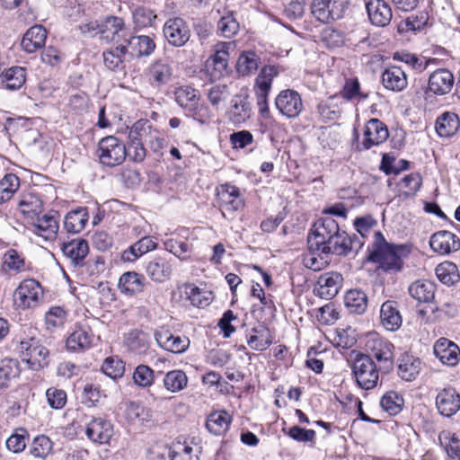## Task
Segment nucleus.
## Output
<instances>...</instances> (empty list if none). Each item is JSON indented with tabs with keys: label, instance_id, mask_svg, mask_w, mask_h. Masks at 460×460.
<instances>
[{
	"label": "nucleus",
	"instance_id": "obj_2",
	"mask_svg": "<svg viewBox=\"0 0 460 460\" xmlns=\"http://www.w3.org/2000/svg\"><path fill=\"white\" fill-rule=\"evenodd\" d=\"M351 369L356 383L361 389L370 390L376 386L381 370L371 356L358 353L351 365Z\"/></svg>",
	"mask_w": 460,
	"mask_h": 460
},
{
	"label": "nucleus",
	"instance_id": "obj_23",
	"mask_svg": "<svg viewBox=\"0 0 460 460\" xmlns=\"http://www.w3.org/2000/svg\"><path fill=\"white\" fill-rule=\"evenodd\" d=\"M123 43L128 47V55L130 58H142L150 56L155 49L154 40L146 35L130 36L124 39Z\"/></svg>",
	"mask_w": 460,
	"mask_h": 460
},
{
	"label": "nucleus",
	"instance_id": "obj_41",
	"mask_svg": "<svg viewBox=\"0 0 460 460\" xmlns=\"http://www.w3.org/2000/svg\"><path fill=\"white\" fill-rule=\"evenodd\" d=\"M436 285L429 280H417L409 287L410 295L419 302H431L435 296Z\"/></svg>",
	"mask_w": 460,
	"mask_h": 460
},
{
	"label": "nucleus",
	"instance_id": "obj_7",
	"mask_svg": "<svg viewBox=\"0 0 460 460\" xmlns=\"http://www.w3.org/2000/svg\"><path fill=\"white\" fill-rule=\"evenodd\" d=\"M13 303L18 308L35 307L43 298V289L40 282L29 279L22 281L13 294Z\"/></svg>",
	"mask_w": 460,
	"mask_h": 460
},
{
	"label": "nucleus",
	"instance_id": "obj_16",
	"mask_svg": "<svg viewBox=\"0 0 460 460\" xmlns=\"http://www.w3.org/2000/svg\"><path fill=\"white\" fill-rule=\"evenodd\" d=\"M389 137V131L385 123L378 119H369L364 128L363 150H368L373 146L384 143Z\"/></svg>",
	"mask_w": 460,
	"mask_h": 460
},
{
	"label": "nucleus",
	"instance_id": "obj_29",
	"mask_svg": "<svg viewBox=\"0 0 460 460\" xmlns=\"http://www.w3.org/2000/svg\"><path fill=\"white\" fill-rule=\"evenodd\" d=\"M380 321L387 331L394 332L401 327L402 319L395 301L388 300L383 303L380 309Z\"/></svg>",
	"mask_w": 460,
	"mask_h": 460
},
{
	"label": "nucleus",
	"instance_id": "obj_24",
	"mask_svg": "<svg viewBox=\"0 0 460 460\" xmlns=\"http://www.w3.org/2000/svg\"><path fill=\"white\" fill-rule=\"evenodd\" d=\"M128 47L125 43H117L103 51V64L111 71H123L128 57Z\"/></svg>",
	"mask_w": 460,
	"mask_h": 460
},
{
	"label": "nucleus",
	"instance_id": "obj_6",
	"mask_svg": "<svg viewBox=\"0 0 460 460\" xmlns=\"http://www.w3.org/2000/svg\"><path fill=\"white\" fill-rule=\"evenodd\" d=\"M19 353L23 362L34 371L48 366L49 350L34 338L22 341L19 344Z\"/></svg>",
	"mask_w": 460,
	"mask_h": 460
},
{
	"label": "nucleus",
	"instance_id": "obj_32",
	"mask_svg": "<svg viewBox=\"0 0 460 460\" xmlns=\"http://www.w3.org/2000/svg\"><path fill=\"white\" fill-rule=\"evenodd\" d=\"M146 273L153 281L161 283L169 279L172 274V266L165 258L156 256L146 262Z\"/></svg>",
	"mask_w": 460,
	"mask_h": 460
},
{
	"label": "nucleus",
	"instance_id": "obj_30",
	"mask_svg": "<svg viewBox=\"0 0 460 460\" xmlns=\"http://www.w3.org/2000/svg\"><path fill=\"white\" fill-rule=\"evenodd\" d=\"M46 38V29L41 25H34L23 35L22 48L28 53H33L44 46Z\"/></svg>",
	"mask_w": 460,
	"mask_h": 460
},
{
	"label": "nucleus",
	"instance_id": "obj_25",
	"mask_svg": "<svg viewBox=\"0 0 460 460\" xmlns=\"http://www.w3.org/2000/svg\"><path fill=\"white\" fill-rule=\"evenodd\" d=\"M435 356L445 365L456 366L459 361L458 346L447 338L438 339L433 348Z\"/></svg>",
	"mask_w": 460,
	"mask_h": 460
},
{
	"label": "nucleus",
	"instance_id": "obj_51",
	"mask_svg": "<svg viewBox=\"0 0 460 460\" xmlns=\"http://www.w3.org/2000/svg\"><path fill=\"white\" fill-rule=\"evenodd\" d=\"M126 416L128 420L140 424H148L153 420V412L150 409L133 402L128 404Z\"/></svg>",
	"mask_w": 460,
	"mask_h": 460
},
{
	"label": "nucleus",
	"instance_id": "obj_61",
	"mask_svg": "<svg viewBox=\"0 0 460 460\" xmlns=\"http://www.w3.org/2000/svg\"><path fill=\"white\" fill-rule=\"evenodd\" d=\"M106 394L100 389L98 385L86 384L83 390L82 400L88 407L96 406L100 403Z\"/></svg>",
	"mask_w": 460,
	"mask_h": 460
},
{
	"label": "nucleus",
	"instance_id": "obj_57",
	"mask_svg": "<svg viewBox=\"0 0 460 460\" xmlns=\"http://www.w3.org/2000/svg\"><path fill=\"white\" fill-rule=\"evenodd\" d=\"M260 58L255 52H243L237 61V71L242 75H248L258 69Z\"/></svg>",
	"mask_w": 460,
	"mask_h": 460
},
{
	"label": "nucleus",
	"instance_id": "obj_46",
	"mask_svg": "<svg viewBox=\"0 0 460 460\" xmlns=\"http://www.w3.org/2000/svg\"><path fill=\"white\" fill-rule=\"evenodd\" d=\"M338 95H332L317 105V112L323 120L338 119L342 112Z\"/></svg>",
	"mask_w": 460,
	"mask_h": 460
},
{
	"label": "nucleus",
	"instance_id": "obj_43",
	"mask_svg": "<svg viewBox=\"0 0 460 460\" xmlns=\"http://www.w3.org/2000/svg\"><path fill=\"white\" fill-rule=\"evenodd\" d=\"M157 243L150 236H145L132 244L128 250L125 251L122 254L124 261H132L139 258L143 254L153 251L156 248Z\"/></svg>",
	"mask_w": 460,
	"mask_h": 460
},
{
	"label": "nucleus",
	"instance_id": "obj_11",
	"mask_svg": "<svg viewBox=\"0 0 460 460\" xmlns=\"http://www.w3.org/2000/svg\"><path fill=\"white\" fill-rule=\"evenodd\" d=\"M145 75L152 87L161 89L172 81L173 68L168 61L158 59L149 65L145 72Z\"/></svg>",
	"mask_w": 460,
	"mask_h": 460
},
{
	"label": "nucleus",
	"instance_id": "obj_64",
	"mask_svg": "<svg viewBox=\"0 0 460 460\" xmlns=\"http://www.w3.org/2000/svg\"><path fill=\"white\" fill-rule=\"evenodd\" d=\"M67 314L61 306H52L45 314V323L48 329L62 326L66 320Z\"/></svg>",
	"mask_w": 460,
	"mask_h": 460
},
{
	"label": "nucleus",
	"instance_id": "obj_34",
	"mask_svg": "<svg viewBox=\"0 0 460 460\" xmlns=\"http://www.w3.org/2000/svg\"><path fill=\"white\" fill-rule=\"evenodd\" d=\"M421 362L413 355L403 353L398 359V375L405 381L414 380L420 373Z\"/></svg>",
	"mask_w": 460,
	"mask_h": 460
},
{
	"label": "nucleus",
	"instance_id": "obj_55",
	"mask_svg": "<svg viewBox=\"0 0 460 460\" xmlns=\"http://www.w3.org/2000/svg\"><path fill=\"white\" fill-rule=\"evenodd\" d=\"M155 128L148 120L140 119L133 124L128 133L129 141L147 142Z\"/></svg>",
	"mask_w": 460,
	"mask_h": 460
},
{
	"label": "nucleus",
	"instance_id": "obj_38",
	"mask_svg": "<svg viewBox=\"0 0 460 460\" xmlns=\"http://www.w3.org/2000/svg\"><path fill=\"white\" fill-rule=\"evenodd\" d=\"M459 127V118L454 112L446 111L436 120V131L442 137L454 136Z\"/></svg>",
	"mask_w": 460,
	"mask_h": 460
},
{
	"label": "nucleus",
	"instance_id": "obj_14",
	"mask_svg": "<svg viewBox=\"0 0 460 460\" xmlns=\"http://www.w3.org/2000/svg\"><path fill=\"white\" fill-rule=\"evenodd\" d=\"M343 277L337 271L325 272L320 275L314 288V294L321 298H333L342 287Z\"/></svg>",
	"mask_w": 460,
	"mask_h": 460
},
{
	"label": "nucleus",
	"instance_id": "obj_17",
	"mask_svg": "<svg viewBox=\"0 0 460 460\" xmlns=\"http://www.w3.org/2000/svg\"><path fill=\"white\" fill-rule=\"evenodd\" d=\"M113 435V426L102 418H93L85 427V436L96 444H107Z\"/></svg>",
	"mask_w": 460,
	"mask_h": 460
},
{
	"label": "nucleus",
	"instance_id": "obj_3",
	"mask_svg": "<svg viewBox=\"0 0 460 460\" xmlns=\"http://www.w3.org/2000/svg\"><path fill=\"white\" fill-rule=\"evenodd\" d=\"M394 345L387 340L379 337L377 334H370L366 341V350L375 358L381 372L389 373L394 367Z\"/></svg>",
	"mask_w": 460,
	"mask_h": 460
},
{
	"label": "nucleus",
	"instance_id": "obj_60",
	"mask_svg": "<svg viewBox=\"0 0 460 460\" xmlns=\"http://www.w3.org/2000/svg\"><path fill=\"white\" fill-rule=\"evenodd\" d=\"M102 371L112 379L119 378L124 375L125 363L118 357L107 358L102 365Z\"/></svg>",
	"mask_w": 460,
	"mask_h": 460
},
{
	"label": "nucleus",
	"instance_id": "obj_59",
	"mask_svg": "<svg viewBox=\"0 0 460 460\" xmlns=\"http://www.w3.org/2000/svg\"><path fill=\"white\" fill-rule=\"evenodd\" d=\"M217 30L226 38H231L239 31V22L233 12H227L217 22Z\"/></svg>",
	"mask_w": 460,
	"mask_h": 460
},
{
	"label": "nucleus",
	"instance_id": "obj_28",
	"mask_svg": "<svg viewBox=\"0 0 460 460\" xmlns=\"http://www.w3.org/2000/svg\"><path fill=\"white\" fill-rule=\"evenodd\" d=\"M382 83L387 90L402 92L407 87V75L400 66H391L383 72Z\"/></svg>",
	"mask_w": 460,
	"mask_h": 460
},
{
	"label": "nucleus",
	"instance_id": "obj_35",
	"mask_svg": "<svg viewBox=\"0 0 460 460\" xmlns=\"http://www.w3.org/2000/svg\"><path fill=\"white\" fill-rule=\"evenodd\" d=\"M145 277L135 271H128L123 273L118 283V287L121 293L133 296L140 293L144 288Z\"/></svg>",
	"mask_w": 460,
	"mask_h": 460
},
{
	"label": "nucleus",
	"instance_id": "obj_48",
	"mask_svg": "<svg viewBox=\"0 0 460 460\" xmlns=\"http://www.w3.org/2000/svg\"><path fill=\"white\" fill-rule=\"evenodd\" d=\"M345 305L350 313L361 314L367 307V296L360 289H350L346 293Z\"/></svg>",
	"mask_w": 460,
	"mask_h": 460
},
{
	"label": "nucleus",
	"instance_id": "obj_19",
	"mask_svg": "<svg viewBox=\"0 0 460 460\" xmlns=\"http://www.w3.org/2000/svg\"><path fill=\"white\" fill-rule=\"evenodd\" d=\"M436 407L445 417H451L460 409V394L452 387L442 389L436 397Z\"/></svg>",
	"mask_w": 460,
	"mask_h": 460
},
{
	"label": "nucleus",
	"instance_id": "obj_44",
	"mask_svg": "<svg viewBox=\"0 0 460 460\" xmlns=\"http://www.w3.org/2000/svg\"><path fill=\"white\" fill-rule=\"evenodd\" d=\"M102 27V33L103 38L110 39L111 34V40L116 43L119 42L120 38H125L127 33L124 21L117 16L107 17Z\"/></svg>",
	"mask_w": 460,
	"mask_h": 460
},
{
	"label": "nucleus",
	"instance_id": "obj_47",
	"mask_svg": "<svg viewBox=\"0 0 460 460\" xmlns=\"http://www.w3.org/2000/svg\"><path fill=\"white\" fill-rule=\"evenodd\" d=\"M18 208L24 216L33 218L41 212L42 201L34 193H23L18 202Z\"/></svg>",
	"mask_w": 460,
	"mask_h": 460
},
{
	"label": "nucleus",
	"instance_id": "obj_36",
	"mask_svg": "<svg viewBox=\"0 0 460 460\" xmlns=\"http://www.w3.org/2000/svg\"><path fill=\"white\" fill-rule=\"evenodd\" d=\"M252 333L247 336V343L254 350H265L273 341L270 330L264 325H259L252 329Z\"/></svg>",
	"mask_w": 460,
	"mask_h": 460
},
{
	"label": "nucleus",
	"instance_id": "obj_50",
	"mask_svg": "<svg viewBox=\"0 0 460 460\" xmlns=\"http://www.w3.org/2000/svg\"><path fill=\"white\" fill-rule=\"evenodd\" d=\"M338 99L349 102L355 99L366 100L368 98V93L360 91V84L357 78L346 79L341 90L337 94Z\"/></svg>",
	"mask_w": 460,
	"mask_h": 460
},
{
	"label": "nucleus",
	"instance_id": "obj_39",
	"mask_svg": "<svg viewBox=\"0 0 460 460\" xmlns=\"http://www.w3.org/2000/svg\"><path fill=\"white\" fill-rule=\"evenodd\" d=\"M88 222L86 208H78L66 214L64 220V227L68 233L81 232Z\"/></svg>",
	"mask_w": 460,
	"mask_h": 460
},
{
	"label": "nucleus",
	"instance_id": "obj_58",
	"mask_svg": "<svg viewBox=\"0 0 460 460\" xmlns=\"http://www.w3.org/2000/svg\"><path fill=\"white\" fill-rule=\"evenodd\" d=\"M133 22L138 28L153 27L155 24L156 14L155 12L145 6L137 7L132 13Z\"/></svg>",
	"mask_w": 460,
	"mask_h": 460
},
{
	"label": "nucleus",
	"instance_id": "obj_45",
	"mask_svg": "<svg viewBox=\"0 0 460 460\" xmlns=\"http://www.w3.org/2000/svg\"><path fill=\"white\" fill-rule=\"evenodd\" d=\"M438 441L445 448L447 460H460V439L449 430H443L438 435Z\"/></svg>",
	"mask_w": 460,
	"mask_h": 460
},
{
	"label": "nucleus",
	"instance_id": "obj_37",
	"mask_svg": "<svg viewBox=\"0 0 460 460\" xmlns=\"http://www.w3.org/2000/svg\"><path fill=\"white\" fill-rule=\"evenodd\" d=\"M93 335L89 328H77L66 340V348L71 351L88 349L93 342Z\"/></svg>",
	"mask_w": 460,
	"mask_h": 460
},
{
	"label": "nucleus",
	"instance_id": "obj_5",
	"mask_svg": "<svg viewBox=\"0 0 460 460\" xmlns=\"http://www.w3.org/2000/svg\"><path fill=\"white\" fill-rule=\"evenodd\" d=\"M339 225L331 218L325 217L316 222L307 237L309 249L323 253V247L327 246L331 239L338 234Z\"/></svg>",
	"mask_w": 460,
	"mask_h": 460
},
{
	"label": "nucleus",
	"instance_id": "obj_42",
	"mask_svg": "<svg viewBox=\"0 0 460 460\" xmlns=\"http://www.w3.org/2000/svg\"><path fill=\"white\" fill-rule=\"evenodd\" d=\"M231 423V417L226 411H215L208 416L206 428L214 435L226 433Z\"/></svg>",
	"mask_w": 460,
	"mask_h": 460
},
{
	"label": "nucleus",
	"instance_id": "obj_63",
	"mask_svg": "<svg viewBox=\"0 0 460 460\" xmlns=\"http://www.w3.org/2000/svg\"><path fill=\"white\" fill-rule=\"evenodd\" d=\"M403 399L395 392L386 393L380 401L381 407L390 415H395L402 410Z\"/></svg>",
	"mask_w": 460,
	"mask_h": 460
},
{
	"label": "nucleus",
	"instance_id": "obj_18",
	"mask_svg": "<svg viewBox=\"0 0 460 460\" xmlns=\"http://www.w3.org/2000/svg\"><path fill=\"white\" fill-rule=\"evenodd\" d=\"M252 105L248 96L244 94L234 95L230 102L227 117L234 125H241L250 119L252 116Z\"/></svg>",
	"mask_w": 460,
	"mask_h": 460
},
{
	"label": "nucleus",
	"instance_id": "obj_4",
	"mask_svg": "<svg viewBox=\"0 0 460 460\" xmlns=\"http://www.w3.org/2000/svg\"><path fill=\"white\" fill-rule=\"evenodd\" d=\"M96 155L102 165L115 167L125 161L127 148L119 138L108 136L99 141Z\"/></svg>",
	"mask_w": 460,
	"mask_h": 460
},
{
	"label": "nucleus",
	"instance_id": "obj_1",
	"mask_svg": "<svg viewBox=\"0 0 460 460\" xmlns=\"http://www.w3.org/2000/svg\"><path fill=\"white\" fill-rule=\"evenodd\" d=\"M374 243L367 257L368 261L378 264L385 272H396L402 270L403 259L411 252L408 245L388 243L381 232H374Z\"/></svg>",
	"mask_w": 460,
	"mask_h": 460
},
{
	"label": "nucleus",
	"instance_id": "obj_15",
	"mask_svg": "<svg viewBox=\"0 0 460 460\" xmlns=\"http://www.w3.org/2000/svg\"><path fill=\"white\" fill-rule=\"evenodd\" d=\"M217 196L218 205L222 210L234 212L240 210L244 206L239 188L230 183L218 186L217 188Z\"/></svg>",
	"mask_w": 460,
	"mask_h": 460
},
{
	"label": "nucleus",
	"instance_id": "obj_22",
	"mask_svg": "<svg viewBox=\"0 0 460 460\" xmlns=\"http://www.w3.org/2000/svg\"><path fill=\"white\" fill-rule=\"evenodd\" d=\"M366 9L372 24L379 27L388 25L393 14L389 4L385 0H368Z\"/></svg>",
	"mask_w": 460,
	"mask_h": 460
},
{
	"label": "nucleus",
	"instance_id": "obj_12",
	"mask_svg": "<svg viewBox=\"0 0 460 460\" xmlns=\"http://www.w3.org/2000/svg\"><path fill=\"white\" fill-rule=\"evenodd\" d=\"M163 31L169 44L174 47L184 46L190 37L189 25L181 17L168 19L164 25Z\"/></svg>",
	"mask_w": 460,
	"mask_h": 460
},
{
	"label": "nucleus",
	"instance_id": "obj_40",
	"mask_svg": "<svg viewBox=\"0 0 460 460\" xmlns=\"http://www.w3.org/2000/svg\"><path fill=\"white\" fill-rule=\"evenodd\" d=\"M200 448L198 446H191L187 441H176L170 449L171 460H199Z\"/></svg>",
	"mask_w": 460,
	"mask_h": 460
},
{
	"label": "nucleus",
	"instance_id": "obj_27",
	"mask_svg": "<svg viewBox=\"0 0 460 460\" xmlns=\"http://www.w3.org/2000/svg\"><path fill=\"white\" fill-rule=\"evenodd\" d=\"M125 346L135 355H146L150 349L151 339L148 333L134 329L125 335Z\"/></svg>",
	"mask_w": 460,
	"mask_h": 460
},
{
	"label": "nucleus",
	"instance_id": "obj_53",
	"mask_svg": "<svg viewBox=\"0 0 460 460\" xmlns=\"http://www.w3.org/2000/svg\"><path fill=\"white\" fill-rule=\"evenodd\" d=\"M188 377L182 370H172L166 373L164 385L171 393H178L187 387Z\"/></svg>",
	"mask_w": 460,
	"mask_h": 460
},
{
	"label": "nucleus",
	"instance_id": "obj_9",
	"mask_svg": "<svg viewBox=\"0 0 460 460\" xmlns=\"http://www.w3.org/2000/svg\"><path fill=\"white\" fill-rule=\"evenodd\" d=\"M275 106L279 112L287 119H296L304 110L302 97L293 89H285L275 98Z\"/></svg>",
	"mask_w": 460,
	"mask_h": 460
},
{
	"label": "nucleus",
	"instance_id": "obj_20",
	"mask_svg": "<svg viewBox=\"0 0 460 460\" xmlns=\"http://www.w3.org/2000/svg\"><path fill=\"white\" fill-rule=\"evenodd\" d=\"M454 83L453 74L448 69L439 68L429 75L428 89L436 95H445L451 92Z\"/></svg>",
	"mask_w": 460,
	"mask_h": 460
},
{
	"label": "nucleus",
	"instance_id": "obj_33",
	"mask_svg": "<svg viewBox=\"0 0 460 460\" xmlns=\"http://www.w3.org/2000/svg\"><path fill=\"white\" fill-rule=\"evenodd\" d=\"M26 82V69L22 66H12L0 75L1 85L10 91L19 90Z\"/></svg>",
	"mask_w": 460,
	"mask_h": 460
},
{
	"label": "nucleus",
	"instance_id": "obj_26",
	"mask_svg": "<svg viewBox=\"0 0 460 460\" xmlns=\"http://www.w3.org/2000/svg\"><path fill=\"white\" fill-rule=\"evenodd\" d=\"M62 252L74 266L82 267L89 253V245L84 239H74L63 243Z\"/></svg>",
	"mask_w": 460,
	"mask_h": 460
},
{
	"label": "nucleus",
	"instance_id": "obj_13",
	"mask_svg": "<svg viewBox=\"0 0 460 460\" xmlns=\"http://www.w3.org/2000/svg\"><path fill=\"white\" fill-rule=\"evenodd\" d=\"M363 243L358 238H351L345 231L338 229V234L331 239L327 246L323 247V253H334L337 255H347L350 252H358Z\"/></svg>",
	"mask_w": 460,
	"mask_h": 460
},
{
	"label": "nucleus",
	"instance_id": "obj_54",
	"mask_svg": "<svg viewBox=\"0 0 460 460\" xmlns=\"http://www.w3.org/2000/svg\"><path fill=\"white\" fill-rule=\"evenodd\" d=\"M20 180L13 173H7L0 180V204L8 201L19 190Z\"/></svg>",
	"mask_w": 460,
	"mask_h": 460
},
{
	"label": "nucleus",
	"instance_id": "obj_49",
	"mask_svg": "<svg viewBox=\"0 0 460 460\" xmlns=\"http://www.w3.org/2000/svg\"><path fill=\"white\" fill-rule=\"evenodd\" d=\"M174 95L177 103L188 111H192L199 101L198 91L190 86L176 89Z\"/></svg>",
	"mask_w": 460,
	"mask_h": 460
},
{
	"label": "nucleus",
	"instance_id": "obj_62",
	"mask_svg": "<svg viewBox=\"0 0 460 460\" xmlns=\"http://www.w3.org/2000/svg\"><path fill=\"white\" fill-rule=\"evenodd\" d=\"M207 96L211 105L218 109L229 98L230 91L226 84H217L208 89Z\"/></svg>",
	"mask_w": 460,
	"mask_h": 460
},
{
	"label": "nucleus",
	"instance_id": "obj_56",
	"mask_svg": "<svg viewBox=\"0 0 460 460\" xmlns=\"http://www.w3.org/2000/svg\"><path fill=\"white\" fill-rule=\"evenodd\" d=\"M21 372L20 363L15 358H4L0 360V385L4 382L19 376Z\"/></svg>",
	"mask_w": 460,
	"mask_h": 460
},
{
	"label": "nucleus",
	"instance_id": "obj_8",
	"mask_svg": "<svg viewBox=\"0 0 460 460\" xmlns=\"http://www.w3.org/2000/svg\"><path fill=\"white\" fill-rule=\"evenodd\" d=\"M349 0H312L313 16L323 23H330L343 17Z\"/></svg>",
	"mask_w": 460,
	"mask_h": 460
},
{
	"label": "nucleus",
	"instance_id": "obj_31",
	"mask_svg": "<svg viewBox=\"0 0 460 460\" xmlns=\"http://www.w3.org/2000/svg\"><path fill=\"white\" fill-rule=\"evenodd\" d=\"M58 217L54 215H44L37 217L32 223V232L47 241L54 240L58 231Z\"/></svg>",
	"mask_w": 460,
	"mask_h": 460
},
{
	"label": "nucleus",
	"instance_id": "obj_21",
	"mask_svg": "<svg viewBox=\"0 0 460 460\" xmlns=\"http://www.w3.org/2000/svg\"><path fill=\"white\" fill-rule=\"evenodd\" d=\"M431 249L440 254H448L460 249V239L449 231H438L429 240Z\"/></svg>",
	"mask_w": 460,
	"mask_h": 460
},
{
	"label": "nucleus",
	"instance_id": "obj_10",
	"mask_svg": "<svg viewBox=\"0 0 460 460\" xmlns=\"http://www.w3.org/2000/svg\"><path fill=\"white\" fill-rule=\"evenodd\" d=\"M231 42L216 45L214 54L207 61V68L213 79L218 80L228 75V58Z\"/></svg>",
	"mask_w": 460,
	"mask_h": 460
},
{
	"label": "nucleus",
	"instance_id": "obj_52",
	"mask_svg": "<svg viewBox=\"0 0 460 460\" xmlns=\"http://www.w3.org/2000/svg\"><path fill=\"white\" fill-rule=\"evenodd\" d=\"M435 271L439 281L447 286L454 285L460 279L456 265L450 261L438 264Z\"/></svg>",
	"mask_w": 460,
	"mask_h": 460
}]
</instances>
